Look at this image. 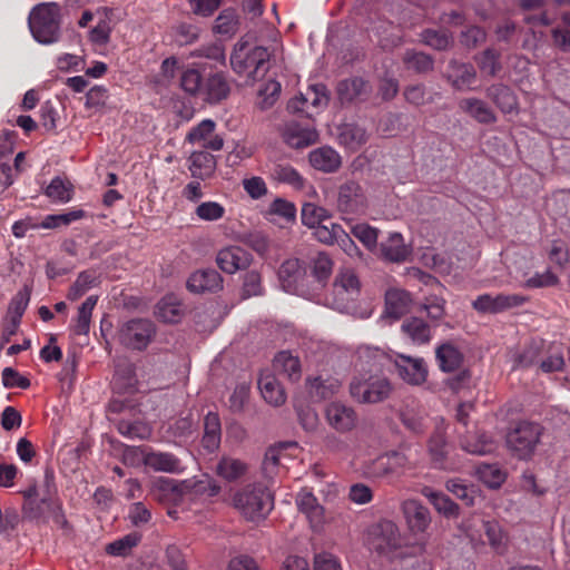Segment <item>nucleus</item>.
Segmentation results:
<instances>
[{
  "instance_id": "obj_1",
  "label": "nucleus",
  "mask_w": 570,
  "mask_h": 570,
  "mask_svg": "<svg viewBox=\"0 0 570 570\" xmlns=\"http://www.w3.org/2000/svg\"><path fill=\"white\" fill-rule=\"evenodd\" d=\"M327 446L338 460L351 466H361L364 475L370 479L399 478L421 463L417 456L421 451L420 446L387 451L368 462L363 460L367 452V445L358 439H333Z\"/></svg>"
},
{
  "instance_id": "obj_2",
  "label": "nucleus",
  "mask_w": 570,
  "mask_h": 570,
  "mask_svg": "<svg viewBox=\"0 0 570 570\" xmlns=\"http://www.w3.org/2000/svg\"><path fill=\"white\" fill-rule=\"evenodd\" d=\"M364 540L370 551L389 560L419 556L425 550L424 541L409 543L399 525L386 519L372 524L367 529Z\"/></svg>"
},
{
  "instance_id": "obj_3",
  "label": "nucleus",
  "mask_w": 570,
  "mask_h": 570,
  "mask_svg": "<svg viewBox=\"0 0 570 570\" xmlns=\"http://www.w3.org/2000/svg\"><path fill=\"white\" fill-rule=\"evenodd\" d=\"M233 507L249 521L265 519L274 508V495L268 485L256 482L237 490Z\"/></svg>"
},
{
  "instance_id": "obj_4",
  "label": "nucleus",
  "mask_w": 570,
  "mask_h": 570,
  "mask_svg": "<svg viewBox=\"0 0 570 570\" xmlns=\"http://www.w3.org/2000/svg\"><path fill=\"white\" fill-rule=\"evenodd\" d=\"M219 485L209 476L200 480H185L180 483L170 479L159 478L154 482L151 494L160 502H178L185 494H207L215 497Z\"/></svg>"
},
{
  "instance_id": "obj_5",
  "label": "nucleus",
  "mask_w": 570,
  "mask_h": 570,
  "mask_svg": "<svg viewBox=\"0 0 570 570\" xmlns=\"http://www.w3.org/2000/svg\"><path fill=\"white\" fill-rule=\"evenodd\" d=\"M56 2L35 6L29 14V29L35 40L41 45H52L61 37V12Z\"/></svg>"
},
{
  "instance_id": "obj_6",
  "label": "nucleus",
  "mask_w": 570,
  "mask_h": 570,
  "mask_svg": "<svg viewBox=\"0 0 570 570\" xmlns=\"http://www.w3.org/2000/svg\"><path fill=\"white\" fill-rule=\"evenodd\" d=\"M271 53L267 48L255 46L249 48L245 42H238L230 56V66L239 76H246L252 81L265 77L269 70Z\"/></svg>"
},
{
  "instance_id": "obj_7",
  "label": "nucleus",
  "mask_w": 570,
  "mask_h": 570,
  "mask_svg": "<svg viewBox=\"0 0 570 570\" xmlns=\"http://www.w3.org/2000/svg\"><path fill=\"white\" fill-rule=\"evenodd\" d=\"M543 428L535 422L519 421L511 425L505 434V444L513 456L529 460L540 444Z\"/></svg>"
},
{
  "instance_id": "obj_8",
  "label": "nucleus",
  "mask_w": 570,
  "mask_h": 570,
  "mask_svg": "<svg viewBox=\"0 0 570 570\" xmlns=\"http://www.w3.org/2000/svg\"><path fill=\"white\" fill-rule=\"evenodd\" d=\"M351 395L360 403H379L386 400L391 392L390 381L380 374H361L354 377L350 386Z\"/></svg>"
},
{
  "instance_id": "obj_9",
  "label": "nucleus",
  "mask_w": 570,
  "mask_h": 570,
  "mask_svg": "<svg viewBox=\"0 0 570 570\" xmlns=\"http://www.w3.org/2000/svg\"><path fill=\"white\" fill-rule=\"evenodd\" d=\"M278 281L282 288L302 297L312 298L311 276L307 268L298 258H289L278 268Z\"/></svg>"
},
{
  "instance_id": "obj_10",
  "label": "nucleus",
  "mask_w": 570,
  "mask_h": 570,
  "mask_svg": "<svg viewBox=\"0 0 570 570\" xmlns=\"http://www.w3.org/2000/svg\"><path fill=\"white\" fill-rule=\"evenodd\" d=\"M156 334V326L148 318H132L122 324L119 330V341L122 345L142 351Z\"/></svg>"
},
{
  "instance_id": "obj_11",
  "label": "nucleus",
  "mask_w": 570,
  "mask_h": 570,
  "mask_svg": "<svg viewBox=\"0 0 570 570\" xmlns=\"http://www.w3.org/2000/svg\"><path fill=\"white\" fill-rule=\"evenodd\" d=\"M361 284L358 277L352 269H342L336 275L333 288V306L343 312L348 309L350 303L354 302L360 294Z\"/></svg>"
},
{
  "instance_id": "obj_12",
  "label": "nucleus",
  "mask_w": 570,
  "mask_h": 570,
  "mask_svg": "<svg viewBox=\"0 0 570 570\" xmlns=\"http://www.w3.org/2000/svg\"><path fill=\"white\" fill-rule=\"evenodd\" d=\"M528 297L521 294H482L473 302V308L479 313L500 314L508 309L522 306L528 302Z\"/></svg>"
},
{
  "instance_id": "obj_13",
  "label": "nucleus",
  "mask_w": 570,
  "mask_h": 570,
  "mask_svg": "<svg viewBox=\"0 0 570 570\" xmlns=\"http://www.w3.org/2000/svg\"><path fill=\"white\" fill-rule=\"evenodd\" d=\"M327 101L326 87L317 83L311 86L306 94H299L291 99L287 104V109L292 112H304L309 118L313 115L311 109L325 107Z\"/></svg>"
},
{
  "instance_id": "obj_14",
  "label": "nucleus",
  "mask_w": 570,
  "mask_h": 570,
  "mask_svg": "<svg viewBox=\"0 0 570 570\" xmlns=\"http://www.w3.org/2000/svg\"><path fill=\"white\" fill-rule=\"evenodd\" d=\"M401 511L411 533H424L431 524V514L419 500L406 499L401 503Z\"/></svg>"
},
{
  "instance_id": "obj_15",
  "label": "nucleus",
  "mask_w": 570,
  "mask_h": 570,
  "mask_svg": "<svg viewBox=\"0 0 570 570\" xmlns=\"http://www.w3.org/2000/svg\"><path fill=\"white\" fill-rule=\"evenodd\" d=\"M366 207V197L362 187L355 181H347L340 187L337 208L344 214H358Z\"/></svg>"
},
{
  "instance_id": "obj_16",
  "label": "nucleus",
  "mask_w": 570,
  "mask_h": 570,
  "mask_svg": "<svg viewBox=\"0 0 570 570\" xmlns=\"http://www.w3.org/2000/svg\"><path fill=\"white\" fill-rule=\"evenodd\" d=\"M296 505L298 510L306 517L311 528L318 532L326 523L325 510L318 503L316 497L308 490L303 489L296 495Z\"/></svg>"
},
{
  "instance_id": "obj_17",
  "label": "nucleus",
  "mask_w": 570,
  "mask_h": 570,
  "mask_svg": "<svg viewBox=\"0 0 570 570\" xmlns=\"http://www.w3.org/2000/svg\"><path fill=\"white\" fill-rule=\"evenodd\" d=\"M215 128L214 120L204 119L188 131L186 141L198 144L203 149L218 151L223 148L224 140L220 136L214 134Z\"/></svg>"
},
{
  "instance_id": "obj_18",
  "label": "nucleus",
  "mask_w": 570,
  "mask_h": 570,
  "mask_svg": "<svg viewBox=\"0 0 570 570\" xmlns=\"http://www.w3.org/2000/svg\"><path fill=\"white\" fill-rule=\"evenodd\" d=\"M136 451L139 452L142 463L156 472L180 473L184 471L181 461L173 453L157 452L148 449Z\"/></svg>"
},
{
  "instance_id": "obj_19",
  "label": "nucleus",
  "mask_w": 570,
  "mask_h": 570,
  "mask_svg": "<svg viewBox=\"0 0 570 570\" xmlns=\"http://www.w3.org/2000/svg\"><path fill=\"white\" fill-rule=\"evenodd\" d=\"M250 262V253L240 246L225 247L216 256L218 267L227 274H234L237 271L247 268Z\"/></svg>"
},
{
  "instance_id": "obj_20",
  "label": "nucleus",
  "mask_w": 570,
  "mask_h": 570,
  "mask_svg": "<svg viewBox=\"0 0 570 570\" xmlns=\"http://www.w3.org/2000/svg\"><path fill=\"white\" fill-rule=\"evenodd\" d=\"M328 424L338 432H350L356 426L357 415L353 407L333 402L326 407Z\"/></svg>"
},
{
  "instance_id": "obj_21",
  "label": "nucleus",
  "mask_w": 570,
  "mask_h": 570,
  "mask_svg": "<svg viewBox=\"0 0 570 570\" xmlns=\"http://www.w3.org/2000/svg\"><path fill=\"white\" fill-rule=\"evenodd\" d=\"M311 273V288H312V297L317 294L321 289H323L332 275L333 271V261L331 257L324 253L320 252L309 261Z\"/></svg>"
},
{
  "instance_id": "obj_22",
  "label": "nucleus",
  "mask_w": 570,
  "mask_h": 570,
  "mask_svg": "<svg viewBox=\"0 0 570 570\" xmlns=\"http://www.w3.org/2000/svg\"><path fill=\"white\" fill-rule=\"evenodd\" d=\"M440 368L451 374L446 379L448 386L454 391L459 392L462 389L466 387L470 383L471 375L470 372L463 364V358H438Z\"/></svg>"
},
{
  "instance_id": "obj_23",
  "label": "nucleus",
  "mask_w": 570,
  "mask_h": 570,
  "mask_svg": "<svg viewBox=\"0 0 570 570\" xmlns=\"http://www.w3.org/2000/svg\"><path fill=\"white\" fill-rule=\"evenodd\" d=\"M258 389L263 399L273 406H281L286 401L284 389L278 383L275 374L267 368L259 374Z\"/></svg>"
},
{
  "instance_id": "obj_24",
  "label": "nucleus",
  "mask_w": 570,
  "mask_h": 570,
  "mask_svg": "<svg viewBox=\"0 0 570 570\" xmlns=\"http://www.w3.org/2000/svg\"><path fill=\"white\" fill-rule=\"evenodd\" d=\"M395 366L399 376L411 385H420L426 380L428 368L423 358H396Z\"/></svg>"
},
{
  "instance_id": "obj_25",
  "label": "nucleus",
  "mask_w": 570,
  "mask_h": 570,
  "mask_svg": "<svg viewBox=\"0 0 570 570\" xmlns=\"http://www.w3.org/2000/svg\"><path fill=\"white\" fill-rule=\"evenodd\" d=\"M222 287L220 274L212 268L196 271L187 279V288L193 293L216 292Z\"/></svg>"
},
{
  "instance_id": "obj_26",
  "label": "nucleus",
  "mask_w": 570,
  "mask_h": 570,
  "mask_svg": "<svg viewBox=\"0 0 570 570\" xmlns=\"http://www.w3.org/2000/svg\"><path fill=\"white\" fill-rule=\"evenodd\" d=\"M284 140L293 148H305L315 144L318 132L314 127H304L298 122H289L284 130Z\"/></svg>"
},
{
  "instance_id": "obj_27",
  "label": "nucleus",
  "mask_w": 570,
  "mask_h": 570,
  "mask_svg": "<svg viewBox=\"0 0 570 570\" xmlns=\"http://www.w3.org/2000/svg\"><path fill=\"white\" fill-rule=\"evenodd\" d=\"M381 255L385 261L402 263L411 255V247L404 243L400 233H391L380 245Z\"/></svg>"
},
{
  "instance_id": "obj_28",
  "label": "nucleus",
  "mask_w": 570,
  "mask_h": 570,
  "mask_svg": "<svg viewBox=\"0 0 570 570\" xmlns=\"http://www.w3.org/2000/svg\"><path fill=\"white\" fill-rule=\"evenodd\" d=\"M188 169L191 174V177L199 180H206L210 178L216 169L215 157L205 150L193 151L188 158Z\"/></svg>"
},
{
  "instance_id": "obj_29",
  "label": "nucleus",
  "mask_w": 570,
  "mask_h": 570,
  "mask_svg": "<svg viewBox=\"0 0 570 570\" xmlns=\"http://www.w3.org/2000/svg\"><path fill=\"white\" fill-rule=\"evenodd\" d=\"M229 85L222 72L210 75L203 85L202 97L209 104H217L229 95Z\"/></svg>"
},
{
  "instance_id": "obj_30",
  "label": "nucleus",
  "mask_w": 570,
  "mask_h": 570,
  "mask_svg": "<svg viewBox=\"0 0 570 570\" xmlns=\"http://www.w3.org/2000/svg\"><path fill=\"white\" fill-rule=\"evenodd\" d=\"M487 97L503 112L510 114L518 107V100L511 88L503 83H494L487 88Z\"/></svg>"
},
{
  "instance_id": "obj_31",
  "label": "nucleus",
  "mask_w": 570,
  "mask_h": 570,
  "mask_svg": "<svg viewBox=\"0 0 570 570\" xmlns=\"http://www.w3.org/2000/svg\"><path fill=\"white\" fill-rule=\"evenodd\" d=\"M401 330L415 345L429 344L432 338L430 325L420 317L411 316L405 318Z\"/></svg>"
},
{
  "instance_id": "obj_32",
  "label": "nucleus",
  "mask_w": 570,
  "mask_h": 570,
  "mask_svg": "<svg viewBox=\"0 0 570 570\" xmlns=\"http://www.w3.org/2000/svg\"><path fill=\"white\" fill-rule=\"evenodd\" d=\"M460 108L480 124L490 125L497 121L494 111L481 99L464 98L460 101Z\"/></svg>"
},
{
  "instance_id": "obj_33",
  "label": "nucleus",
  "mask_w": 570,
  "mask_h": 570,
  "mask_svg": "<svg viewBox=\"0 0 570 570\" xmlns=\"http://www.w3.org/2000/svg\"><path fill=\"white\" fill-rule=\"evenodd\" d=\"M269 178L278 184L288 185L295 190L304 188L305 179L289 164H274L269 169Z\"/></svg>"
},
{
  "instance_id": "obj_34",
  "label": "nucleus",
  "mask_w": 570,
  "mask_h": 570,
  "mask_svg": "<svg viewBox=\"0 0 570 570\" xmlns=\"http://www.w3.org/2000/svg\"><path fill=\"white\" fill-rule=\"evenodd\" d=\"M311 165L325 173H333L341 166V156L331 147H322L309 154Z\"/></svg>"
},
{
  "instance_id": "obj_35",
  "label": "nucleus",
  "mask_w": 570,
  "mask_h": 570,
  "mask_svg": "<svg viewBox=\"0 0 570 570\" xmlns=\"http://www.w3.org/2000/svg\"><path fill=\"white\" fill-rule=\"evenodd\" d=\"M410 294L403 289H390L385 294V314L389 317L399 320L410 307Z\"/></svg>"
},
{
  "instance_id": "obj_36",
  "label": "nucleus",
  "mask_w": 570,
  "mask_h": 570,
  "mask_svg": "<svg viewBox=\"0 0 570 570\" xmlns=\"http://www.w3.org/2000/svg\"><path fill=\"white\" fill-rule=\"evenodd\" d=\"M340 144L350 150H357L368 140L366 129L357 124H345L340 128Z\"/></svg>"
},
{
  "instance_id": "obj_37",
  "label": "nucleus",
  "mask_w": 570,
  "mask_h": 570,
  "mask_svg": "<svg viewBox=\"0 0 570 570\" xmlns=\"http://www.w3.org/2000/svg\"><path fill=\"white\" fill-rule=\"evenodd\" d=\"M100 283L99 274L96 269H86L78 274L73 284L69 287L67 298L69 301H77L83 296L89 289L98 286Z\"/></svg>"
},
{
  "instance_id": "obj_38",
  "label": "nucleus",
  "mask_w": 570,
  "mask_h": 570,
  "mask_svg": "<svg viewBox=\"0 0 570 570\" xmlns=\"http://www.w3.org/2000/svg\"><path fill=\"white\" fill-rule=\"evenodd\" d=\"M422 494L431 502L434 509L446 518H454L459 514V507L442 492L424 488Z\"/></svg>"
},
{
  "instance_id": "obj_39",
  "label": "nucleus",
  "mask_w": 570,
  "mask_h": 570,
  "mask_svg": "<svg viewBox=\"0 0 570 570\" xmlns=\"http://www.w3.org/2000/svg\"><path fill=\"white\" fill-rule=\"evenodd\" d=\"M112 389L118 394L132 393L136 391L137 379L129 365H117L111 381Z\"/></svg>"
},
{
  "instance_id": "obj_40",
  "label": "nucleus",
  "mask_w": 570,
  "mask_h": 570,
  "mask_svg": "<svg viewBox=\"0 0 570 570\" xmlns=\"http://www.w3.org/2000/svg\"><path fill=\"white\" fill-rule=\"evenodd\" d=\"M340 387L341 383L335 379H327L325 381L321 377L307 379V389L311 396L320 401L332 397L338 392Z\"/></svg>"
},
{
  "instance_id": "obj_41",
  "label": "nucleus",
  "mask_w": 570,
  "mask_h": 570,
  "mask_svg": "<svg viewBox=\"0 0 570 570\" xmlns=\"http://www.w3.org/2000/svg\"><path fill=\"white\" fill-rule=\"evenodd\" d=\"M366 81L361 77L344 79L337 85V94L342 102H352L366 90Z\"/></svg>"
},
{
  "instance_id": "obj_42",
  "label": "nucleus",
  "mask_w": 570,
  "mask_h": 570,
  "mask_svg": "<svg viewBox=\"0 0 570 570\" xmlns=\"http://www.w3.org/2000/svg\"><path fill=\"white\" fill-rule=\"evenodd\" d=\"M155 313L161 322L178 323L183 315V308L174 296H166L158 302Z\"/></svg>"
},
{
  "instance_id": "obj_43",
  "label": "nucleus",
  "mask_w": 570,
  "mask_h": 570,
  "mask_svg": "<svg viewBox=\"0 0 570 570\" xmlns=\"http://www.w3.org/2000/svg\"><path fill=\"white\" fill-rule=\"evenodd\" d=\"M448 453V444L445 434L442 430L436 432L429 440V454L432 465L438 469L445 468V456Z\"/></svg>"
},
{
  "instance_id": "obj_44",
  "label": "nucleus",
  "mask_w": 570,
  "mask_h": 570,
  "mask_svg": "<svg viewBox=\"0 0 570 570\" xmlns=\"http://www.w3.org/2000/svg\"><path fill=\"white\" fill-rule=\"evenodd\" d=\"M216 472L220 478L234 481L247 472V464L239 459L224 456L218 462Z\"/></svg>"
},
{
  "instance_id": "obj_45",
  "label": "nucleus",
  "mask_w": 570,
  "mask_h": 570,
  "mask_svg": "<svg viewBox=\"0 0 570 570\" xmlns=\"http://www.w3.org/2000/svg\"><path fill=\"white\" fill-rule=\"evenodd\" d=\"M462 448L469 453L484 455L493 452L497 444L491 436L483 433L465 436L462 440Z\"/></svg>"
},
{
  "instance_id": "obj_46",
  "label": "nucleus",
  "mask_w": 570,
  "mask_h": 570,
  "mask_svg": "<svg viewBox=\"0 0 570 570\" xmlns=\"http://www.w3.org/2000/svg\"><path fill=\"white\" fill-rule=\"evenodd\" d=\"M301 218L305 226L308 228H315L316 226L328 222L331 215L327 209L312 203H306L302 207Z\"/></svg>"
},
{
  "instance_id": "obj_47",
  "label": "nucleus",
  "mask_w": 570,
  "mask_h": 570,
  "mask_svg": "<svg viewBox=\"0 0 570 570\" xmlns=\"http://www.w3.org/2000/svg\"><path fill=\"white\" fill-rule=\"evenodd\" d=\"M272 370L292 382H297L302 376L299 358H273Z\"/></svg>"
},
{
  "instance_id": "obj_48",
  "label": "nucleus",
  "mask_w": 570,
  "mask_h": 570,
  "mask_svg": "<svg viewBox=\"0 0 570 570\" xmlns=\"http://www.w3.org/2000/svg\"><path fill=\"white\" fill-rule=\"evenodd\" d=\"M476 78L474 67L470 63H461L453 67L450 79L454 88L463 90L469 88Z\"/></svg>"
},
{
  "instance_id": "obj_49",
  "label": "nucleus",
  "mask_w": 570,
  "mask_h": 570,
  "mask_svg": "<svg viewBox=\"0 0 570 570\" xmlns=\"http://www.w3.org/2000/svg\"><path fill=\"white\" fill-rule=\"evenodd\" d=\"M30 302V293L27 289L19 291L10 301L7 318L10 320L13 325L20 324L21 318Z\"/></svg>"
},
{
  "instance_id": "obj_50",
  "label": "nucleus",
  "mask_w": 570,
  "mask_h": 570,
  "mask_svg": "<svg viewBox=\"0 0 570 570\" xmlns=\"http://www.w3.org/2000/svg\"><path fill=\"white\" fill-rule=\"evenodd\" d=\"M214 32L222 36H233L238 29V18L234 10H223L215 20Z\"/></svg>"
},
{
  "instance_id": "obj_51",
  "label": "nucleus",
  "mask_w": 570,
  "mask_h": 570,
  "mask_svg": "<svg viewBox=\"0 0 570 570\" xmlns=\"http://www.w3.org/2000/svg\"><path fill=\"white\" fill-rule=\"evenodd\" d=\"M118 431L129 439L145 440L151 435L153 429L149 424L141 421H120L118 423Z\"/></svg>"
},
{
  "instance_id": "obj_52",
  "label": "nucleus",
  "mask_w": 570,
  "mask_h": 570,
  "mask_svg": "<svg viewBox=\"0 0 570 570\" xmlns=\"http://www.w3.org/2000/svg\"><path fill=\"white\" fill-rule=\"evenodd\" d=\"M140 540L141 535L139 533L132 532L109 543L106 547V551L110 556H126L134 547L140 542Z\"/></svg>"
},
{
  "instance_id": "obj_53",
  "label": "nucleus",
  "mask_w": 570,
  "mask_h": 570,
  "mask_svg": "<svg viewBox=\"0 0 570 570\" xmlns=\"http://www.w3.org/2000/svg\"><path fill=\"white\" fill-rule=\"evenodd\" d=\"M264 294L262 285V276L256 271H249L244 275L240 297L247 299L253 296H261Z\"/></svg>"
},
{
  "instance_id": "obj_54",
  "label": "nucleus",
  "mask_w": 570,
  "mask_h": 570,
  "mask_svg": "<svg viewBox=\"0 0 570 570\" xmlns=\"http://www.w3.org/2000/svg\"><path fill=\"white\" fill-rule=\"evenodd\" d=\"M190 58H206L214 62L225 63V50L220 43L210 42L190 51Z\"/></svg>"
},
{
  "instance_id": "obj_55",
  "label": "nucleus",
  "mask_w": 570,
  "mask_h": 570,
  "mask_svg": "<svg viewBox=\"0 0 570 570\" xmlns=\"http://www.w3.org/2000/svg\"><path fill=\"white\" fill-rule=\"evenodd\" d=\"M483 528L491 547L498 551L503 550L507 546L508 537L499 522L494 520L484 521Z\"/></svg>"
},
{
  "instance_id": "obj_56",
  "label": "nucleus",
  "mask_w": 570,
  "mask_h": 570,
  "mask_svg": "<svg viewBox=\"0 0 570 570\" xmlns=\"http://www.w3.org/2000/svg\"><path fill=\"white\" fill-rule=\"evenodd\" d=\"M267 213L268 215L278 216L285 222L291 223L296 218V206L285 198L277 197L271 203Z\"/></svg>"
},
{
  "instance_id": "obj_57",
  "label": "nucleus",
  "mask_w": 570,
  "mask_h": 570,
  "mask_svg": "<svg viewBox=\"0 0 570 570\" xmlns=\"http://www.w3.org/2000/svg\"><path fill=\"white\" fill-rule=\"evenodd\" d=\"M352 234L368 249L377 246L379 230L368 224H356L352 227Z\"/></svg>"
},
{
  "instance_id": "obj_58",
  "label": "nucleus",
  "mask_w": 570,
  "mask_h": 570,
  "mask_svg": "<svg viewBox=\"0 0 570 570\" xmlns=\"http://www.w3.org/2000/svg\"><path fill=\"white\" fill-rule=\"evenodd\" d=\"M203 85L202 75L196 69H187L180 76L181 89L191 96L202 95Z\"/></svg>"
},
{
  "instance_id": "obj_59",
  "label": "nucleus",
  "mask_w": 570,
  "mask_h": 570,
  "mask_svg": "<svg viewBox=\"0 0 570 570\" xmlns=\"http://www.w3.org/2000/svg\"><path fill=\"white\" fill-rule=\"evenodd\" d=\"M405 66L416 72H426L432 70L433 60L430 56L423 52L406 51L403 58Z\"/></svg>"
},
{
  "instance_id": "obj_60",
  "label": "nucleus",
  "mask_w": 570,
  "mask_h": 570,
  "mask_svg": "<svg viewBox=\"0 0 570 570\" xmlns=\"http://www.w3.org/2000/svg\"><path fill=\"white\" fill-rule=\"evenodd\" d=\"M480 70L491 77H494L501 70L500 53L494 49H487L478 60Z\"/></svg>"
},
{
  "instance_id": "obj_61",
  "label": "nucleus",
  "mask_w": 570,
  "mask_h": 570,
  "mask_svg": "<svg viewBox=\"0 0 570 570\" xmlns=\"http://www.w3.org/2000/svg\"><path fill=\"white\" fill-rule=\"evenodd\" d=\"M197 217L205 222H215L224 217L226 210L217 202H204L195 210Z\"/></svg>"
},
{
  "instance_id": "obj_62",
  "label": "nucleus",
  "mask_w": 570,
  "mask_h": 570,
  "mask_svg": "<svg viewBox=\"0 0 570 570\" xmlns=\"http://www.w3.org/2000/svg\"><path fill=\"white\" fill-rule=\"evenodd\" d=\"M199 33L197 26L183 22L175 29V41L178 46H188L198 40Z\"/></svg>"
},
{
  "instance_id": "obj_63",
  "label": "nucleus",
  "mask_w": 570,
  "mask_h": 570,
  "mask_svg": "<svg viewBox=\"0 0 570 570\" xmlns=\"http://www.w3.org/2000/svg\"><path fill=\"white\" fill-rule=\"evenodd\" d=\"M337 228H342V226L333 223L330 218L328 222L313 228V234L318 242L326 245H333L335 244L338 236V233H336Z\"/></svg>"
},
{
  "instance_id": "obj_64",
  "label": "nucleus",
  "mask_w": 570,
  "mask_h": 570,
  "mask_svg": "<svg viewBox=\"0 0 570 570\" xmlns=\"http://www.w3.org/2000/svg\"><path fill=\"white\" fill-rule=\"evenodd\" d=\"M480 480L489 488H499L504 481V474L494 465H483L478 470Z\"/></svg>"
}]
</instances>
